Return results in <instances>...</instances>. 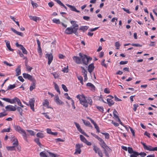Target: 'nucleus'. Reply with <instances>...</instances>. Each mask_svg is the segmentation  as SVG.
<instances>
[{
  "label": "nucleus",
  "mask_w": 157,
  "mask_h": 157,
  "mask_svg": "<svg viewBox=\"0 0 157 157\" xmlns=\"http://www.w3.org/2000/svg\"><path fill=\"white\" fill-rule=\"evenodd\" d=\"M78 79L79 81H80V83H81L82 85L83 84V78L81 76H77Z\"/></svg>",
  "instance_id": "obj_43"
},
{
  "label": "nucleus",
  "mask_w": 157,
  "mask_h": 157,
  "mask_svg": "<svg viewBox=\"0 0 157 157\" xmlns=\"http://www.w3.org/2000/svg\"><path fill=\"white\" fill-rule=\"evenodd\" d=\"M88 28L89 27L87 26H82L80 27L79 30H82L83 32H84L85 30H86L88 29Z\"/></svg>",
  "instance_id": "obj_31"
},
{
  "label": "nucleus",
  "mask_w": 157,
  "mask_h": 157,
  "mask_svg": "<svg viewBox=\"0 0 157 157\" xmlns=\"http://www.w3.org/2000/svg\"><path fill=\"white\" fill-rule=\"evenodd\" d=\"M96 108L97 109H98L101 112H103L104 110H103V108L102 107L97 106Z\"/></svg>",
  "instance_id": "obj_53"
},
{
  "label": "nucleus",
  "mask_w": 157,
  "mask_h": 157,
  "mask_svg": "<svg viewBox=\"0 0 157 157\" xmlns=\"http://www.w3.org/2000/svg\"><path fill=\"white\" fill-rule=\"evenodd\" d=\"M79 56L81 59L82 63L84 65H87L89 63V61L92 59L91 58L88 57L86 55L83 54L82 53H79Z\"/></svg>",
  "instance_id": "obj_2"
},
{
  "label": "nucleus",
  "mask_w": 157,
  "mask_h": 157,
  "mask_svg": "<svg viewBox=\"0 0 157 157\" xmlns=\"http://www.w3.org/2000/svg\"><path fill=\"white\" fill-rule=\"evenodd\" d=\"M19 98L17 97H15L13 99H11L10 103L13 104L16 103L18 100Z\"/></svg>",
  "instance_id": "obj_32"
},
{
  "label": "nucleus",
  "mask_w": 157,
  "mask_h": 157,
  "mask_svg": "<svg viewBox=\"0 0 157 157\" xmlns=\"http://www.w3.org/2000/svg\"><path fill=\"white\" fill-rule=\"evenodd\" d=\"M46 57H48V65H50L53 60V57L52 54V53L46 54Z\"/></svg>",
  "instance_id": "obj_9"
},
{
  "label": "nucleus",
  "mask_w": 157,
  "mask_h": 157,
  "mask_svg": "<svg viewBox=\"0 0 157 157\" xmlns=\"http://www.w3.org/2000/svg\"><path fill=\"white\" fill-rule=\"evenodd\" d=\"M139 155L141 156L144 157V156L146 155V154L144 152H141L140 153L138 152H135V153H134V155L132 156L133 157H137Z\"/></svg>",
  "instance_id": "obj_11"
},
{
  "label": "nucleus",
  "mask_w": 157,
  "mask_h": 157,
  "mask_svg": "<svg viewBox=\"0 0 157 157\" xmlns=\"http://www.w3.org/2000/svg\"><path fill=\"white\" fill-rule=\"evenodd\" d=\"M141 143L143 145L144 148L145 149H146L147 150H148L150 151H152V150H152L153 147H152V146H148L146 145L145 143H144L143 142H141Z\"/></svg>",
  "instance_id": "obj_12"
},
{
  "label": "nucleus",
  "mask_w": 157,
  "mask_h": 157,
  "mask_svg": "<svg viewBox=\"0 0 157 157\" xmlns=\"http://www.w3.org/2000/svg\"><path fill=\"white\" fill-rule=\"evenodd\" d=\"M104 92L106 94H109L110 93L109 90L107 88H105L104 89Z\"/></svg>",
  "instance_id": "obj_62"
},
{
  "label": "nucleus",
  "mask_w": 157,
  "mask_h": 157,
  "mask_svg": "<svg viewBox=\"0 0 157 157\" xmlns=\"http://www.w3.org/2000/svg\"><path fill=\"white\" fill-rule=\"evenodd\" d=\"M34 141L40 147H41L42 145L39 141V138H36L34 139Z\"/></svg>",
  "instance_id": "obj_37"
},
{
  "label": "nucleus",
  "mask_w": 157,
  "mask_h": 157,
  "mask_svg": "<svg viewBox=\"0 0 157 157\" xmlns=\"http://www.w3.org/2000/svg\"><path fill=\"white\" fill-rule=\"evenodd\" d=\"M7 115V113H5V112L1 113H0V118L6 116Z\"/></svg>",
  "instance_id": "obj_52"
},
{
  "label": "nucleus",
  "mask_w": 157,
  "mask_h": 157,
  "mask_svg": "<svg viewBox=\"0 0 157 157\" xmlns=\"http://www.w3.org/2000/svg\"><path fill=\"white\" fill-rule=\"evenodd\" d=\"M23 75L24 78H25L28 79L32 82H36V80L35 79L32 77V76L30 75L24 73L23 74Z\"/></svg>",
  "instance_id": "obj_5"
},
{
  "label": "nucleus",
  "mask_w": 157,
  "mask_h": 157,
  "mask_svg": "<svg viewBox=\"0 0 157 157\" xmlns=\"http://www.w3.org/2000/svg\"><path fill=\"white\" fill-rule=\"evenodd\" d=\"M94 125L95 128L96 129L97 132H100V130L99 129V128L98 126V125H97V124H96Z\"/></svg>",
  "instance_id": "obj_57"
},
{
  "label": "nucleus",
  "mask_w": 157,
  "mask_h": 157,
  "mask_svg": "<svg viewBox=\"0 0 157 157\" xmlns=\"http://www.w3.org/2000/svg\"><path fill=\"white\" fill-rule=\"evenodd\" d=\"M4 41L6 43V47L8 48L9 50L11 51H13V49L11 48L10 45V42L9 41L5 40Z\"/></svg>",
  "instance_id": "obj_14"
},
{
  "label": "nucleus",
  "mask_w": 157,
  "mask_h": 157,
  "mask_svg": "<svg viewBox=\"0 0 157 157\" xmlns=\"http://www.w3.org/2000/svg\"><path fill=\"white\" fill-rule=\"evenodd\" d=\"M64 96H65L66 98L68 100H71V99H72L68 96V94L67 93H65L64 94Z\"/></svg>",
  "instance_id": "obj_59"
},
{
  "label": "nucleus",
  "mask_w": 157,
  "mask_h": 157,
  "mask_svg": "<svg viewBox=\"0 0 157 157\" xmlns=\"http://www.w3.org/2000/svg\"><path fill=\"white\" fill-rule=\"evenodd\" d=\"M35 100L34 98H31L30 99L29 101V105L30 106L31 109L33 111H35L34 108V104L35 103Z\"/></svg>",
  "instance_id": "obj_7"
},
{
  "label": "nucleus",
  "mask_w": 157,
  "mask_h": 157,
  "mask_svg": "<svg viewBox=\"0 0 157 157\" xmlns=\"http://www.w3.org/2000/svg\"><path fill=\"white\" fill-rule=\"evenodd\" d=\"M115 46L117 47L116 49H118L119 48V47L120 46V44L119 42H116L115 43Z\"/></svg>",
  "instance_id": "obj_56"
},
{
  "label": "nucleus",
  "mask_w": 157,
  "mask_h": 157,
  "mask_svg": "<svg viewBox=\"0 0 157 157\" xmlns=\"http://www.w3.org/2000/svg\"><path fill=\"white\" fill-rule=\"evenodd\" d=\"M36 136L38 137L42 138L44 137V134L41 132H38L36 134Z\"/></svg>",
  "instance_id": "obj_34"
},
{
  "label": "nucleus",
  "mask_w": 157,
  "mask_h": 157,
  "mask_svg": "<svg viewBox=\"0 0 157 157\" xmlns=\"http://www.w3.org/2000/svg\"><path fill=\"white\" fill-rule=\"evenodd\" d=\"M32 83L30 86L29 90L30 91H32L33 89L35 88V83L36 82H32Z\"/></svg>",
  "instance_id": "obj_30"
},
{
  "label": "nucleus",
  "mask_w": 157,
  "mask_h": 157,
  "mask_svg": "<svg viewBox=\"0 0 157 157\" xmlns=\"http://www.w3.org/2000/svg\"><path fill=\"white\" fill-rule=\"evenodd\" d=\"M14 128L16 131L18 132L19 133L21 134H23L22 136L25 138V139L26 140L27 135L25 131L24 130L22 129L19 125L16 126L14 125Z\"/></svg>",
  "instance_id": "obj_4"
},
{
  "label": "nucleus",
  "mask_w": 157,
  "mask_h": 157,
  "mask_svg": "<svg viewBox=\"0 0 157 157\" xmlns=\"http://www.w3.org/2000/svg\"><path fill=\"white\" fill-rule=\"evenodd\" d=\"M20 49L22 50V53L25 54H27V52L25 48L23 46H22L21 48H20Z\"/></svg>",
  "instance_id": "obj_38"
},
{
  "label": "nucleus",
  "mask_w": 157,
  "mask_h": 157,
  "mask_svg": "<svg viewBox=\"0 0 157 157\" xmlns=\"http://www.w3.org/2000/svg\"><path fill=\"white\" fill-rule=\"evenodd\" d=\"M138 106V104H134L133 105L134 108L133 109L134 111H136L137 108Z\"/></svg>",
  "instance_id": "obj_61"
},
{
  "label": "nucleus",
  "mask_w": 157,
  "mask_h": 157,
  "mask_svg": "<svg viewBox=\"0 0 157 157\" xmlns=\"http://www.w3.org/2000/svg\"><path fill=\"white\" fill-rule=\"evenodd\" d=\"M80 137L81 140L84 143H85L86 141V140H87L82 135H80Z\"/></svg>",
  "instance_id": "obj_40"
},
{
  "label": "nucleus",
  "mask_w": 157,
  "mask_h": 157,
  "mask_svg": "<svg viewBox=\"0 0 157 157\" xmlns=\"http://www.w3.org/2000/svg\"><path fill=\"white\" fill-rule=\"evenodd\" d=\"M15 84H13V85H10L8 87V88L7 89V90H11L14 88L15 87Z\"/></svg>",
  "instance_id": "obj_42"
},
{
  "label": "nucleus",
  "mask_w": 157,
  "mask_h": 157,
  "mask_svg": "<svg viewBox=\"0 0 157 157\" xmlns=\"http://www.w3.org/2000/svg\"><path fill=\"white\" fill-rule=\"evenodd\" d=\"M81 68L82 69V73L84 75H85V74L87 75V72L85 70L84 68L82 67H81Z\"/></svg>",
  "instance_id": "obj_46"
},
{
  "label": "nucleus",
  "mask_w": 157,
  "mask_h": 157,
  "mask_svg": "<svg viewBox=\"0 0 157 157\" xmlns=\"http://www.w3.org/2000/svg\"><path fill=\"white\" fill-rule=\"evenodd\" d=\"M11 30L14 33L16 34L17 35H19L21 36H23L24 35L21 32H19L16 31L15 29L13 28H11Z\"/></svg>",
  "instance_id": "obj_20"
},
{
  "label": "nucleus",
  "mask_w": 157,
  "mask_h": 157,
  "mask_svg": "<svg viewBox=\"0 0 157 157\" xmlns=\"http://www.w3.org/2000/svg\"><path fill=\"white\" fill-rule=\"evenodd\" d=\"M82 147V145H80L79 144H76L75 145L76 149L74 154H80L81 151L80 148Z\"/></svg>",
  "instance_id": "obj_6"
},
{
  "label": "nucleus",
  "mask_w": 157,
  "mask_h": 157,
  "mask_svg": "<svg viewBox=\"0 0 157 157\" xmlns=\"http://www.w3.org/2000/svg\"><path fill=\"white\" fill-rule=\"evenodd\" d=\"M2 100L6 101V102H7L10 103L11 99H9L8 98H2Z\"/></svg>",
  "instance_id": "obj_55"
},
{
  "label": "nucleus",
  "mask_w": 157,
  "mask_h": 157,
  "mask_svg": "<svg viewBox=\"0 0 157 157\" xmlns=\"http://www.w3.org/2000/svg\"><path fill=\"white\" fill-rule=\"evenodd\" d=\"M74 123L75 124L76 127H77L78 130L81 133L83 130L80 128V126L79 124L76 122H74Z\"/></svg>",
  "instance_id": "obj_28"
},
{
  "label": "nucleus",
  "mask_w": 157,
  "mask_h": 157,
  "mask_svg": "<svg viewBox=\"0 0 157 157\" xmlns=\"http://www.w3.org/2000/svg\"><path fill=\"white\" fill-rule=\"evenodd\" d=\"M113 115V118H114L117 121H118L121 125L123 126H124V125H123V123H122V122H121V121L120 119L118 116L117 115V114H114Z\"/></svg>",
  "instance_id": "obj_17"
},
{
  "label": "nucleus",
  "mask_w": 157,
  "mask_h": 157,
  "mask_svg": "<svg viewBox=\"0 0 157 157\" xmlns=\"http://www.w3.org/2000/svg\"><path fill=\"white\" fill-rule=\"evenodd\" d=\"M101 133L104 135L105 136V138L106 139H109V135L108 133H104L101 132Z\"/></svg>",
  "instance_id": "obj_39"
},
{
  "label": "nucleus",
  "mask_w": 157,
  "mask_h": 157,
  "mask_svg": "<svg viewBox=\"0 0 157 157\" xmlns=\"http://www.w3.org/2000/svg\"><path fill=\"white\" fill-rule=\"evenodd\" d=\"M62 71L63 72L67 73L68 72V66L67 67H65L63 70H62Z\"/></svg>",
  "instance_id": "obj_58"
},
{
  "label": "nucleus",
  "mask_w": 157,
  "mask_h": 157,
  "mask_svg": "<svg viewBox=\"0 0 157 157\" xmlns=\"http://www.w3.org/2000/svg\"><path fill=\"white\" fill-rule=\"evenodd\" d=\"M27 131L32 136L34 135V132L31 130H27Z\"/></svg>",
  "instance_id": "obj_60"
},
{
  "label": "nucleus",
  "mask_w": 157,
  "mask_h": 157,
  "mask_svg": "<svg viewBox=\"0 0 157 157\" xmlns=\"http://www.w3.org/2000/svg\"><path fill=\"white\" fill-rule=\"evenodd\" d=\"M16 106H17L16 105H15L14 106L12 105H8L5 107V108L7 111H14L16 110Z\"/></svg>",
  "instance_id": "obj_8"
},
{
  "label": "nucleus",
  "mask_w": 157,
  "mask_h": 157,
  "mask_svg": "<svg viewBox=\"0 0 157 157\" xmlns=\"http://www.w3.org/2000/svg\"><path fill=\"white\" fill-rule=\"evenodd\" d=\"M93 150L96 153H98V152L101 151L100 148L94 145L93 146Z\"/></svg>",
  "instance_id": "obj_29"
},
{
  "label": "nucleus",
  "mask_w": 157,
  "mask_h": 157,
  "mask_svg": "<svg viewBox=\"0 0 157 157\" xmlns=\"http://www.w3.org/2000/svg\"><path fill=\"white\" fill-rule=\"evenodd\" d=\"M97 139L101 142L100 144L101 147L106 145V144L101 138L98 136Z\"/></svg>",
  "instance_id": "obj_21"
},
{
  "label": "nucleus",
  "mask_w": 157,
  "mask_h": 157,
  "mask_svg": "<svg viewBox=\"0 0 157 157\" xmlns=\"http://www.w3.org/2000/svg\"><path fill=\"white\" fill-rule=\"evenodd\" d=\"M108 152V151H107L106 150H105V149H104V152L106 156L107 157H109V155Z\"/></svg>",
  "instance_id": "obj_63"
},
{
  "label": "nucleus",
  "mask_w": 157,
  "mask_h": 157,
  "mask_svg": "<svg viewBox=\"0 0 157 157\" xmlns=\"http://www.w3.org/2000/svg\"><path fill=\"white\" fill-rule=\"evenodd\" d=\"M52 21L54 23L57 24H59L60 23V21L59 19H54L52 20Z\"/></svg>",
  "instance_id": "obj_45"
},
{
  "label": "nucleus",
  "mask_w": 157,
  "mask_h": 157,
  "mask_svg": "<svg viewBox=\"0 0 157 157\" xmlns=\"http://www.w3.org/2000/svg\"><path fill=\"white\" fill-rule=\"evenodd\" d=\"M54 99L56 102L57 105H60L64 104V102L59 99V97L58 96H56L55 98Z\"/></svg>",
  "instance_id": "obj_13"
},
{
  "label": "nucleus",
  "mask_w": 157,
  "mask_h": 157,
  "mask_svg": "<svg viewBox=\"0 0 157 157\" xmlns=\"http://www.w3.org/2000/svg\"><path fill=\"white\" fill-rule=\"evenodd\" d=\"M29 17L31 20H32L34 21H36L37 20H40L41 19L38 17L36 16H29Z\"/></svg>",
  "instance_id": "obj_23"
},
{
  "label": "nucleus",
  "mask_w": 157,
  "mask_h": 157,
  "mask_svg": "<svg viewBox=\"0 0 157 157\" xmlns=\"http://www.w3.org/2000/svg\"><path fill=\"white\" fill-rule=\"evenodd\" d=\"M102 148H103L104 149H105V150H106L107 151L110 152L111 151V149L106 144V145L105 146H103V147H102Z\"/></svg>",
  "instance_id": "obj_35"
},
{
  "label": "nucleus",
  "mask_w": 157,
  "mask_h": 157,
  "mask_svg": "<svg viewBox=\"0 0 157 157\" xmlns=\"http://www.w3.org/2000/svg\"><path fill=\"white\" fill-rule=\"evenodd\" d=\"M107 101L108 105L109 106H111L114 103V102L110 98H108Z\"/></svg>",
  "instance_id": "obj_24"
},
{
  "label": "nucleus",
  "mask_w": 157,
  "mask_h": 157,
  "mask_svg": "<svg viewBox=\"0 0 157 157\" xmlns=\"http://www.w3.org/2000/svg\"><path fill=\"white\" fill-rule=\"evenodd\" d=\"M49 102L47 99H45L43 103V105L44 106H48L49 105Z\"/></svg>",
  "instance_id": "obj_41"
},
{
  "label": "nucleus",
  "mask_w": 157,
  "mask_h": 157,
  "mask_svg": "<svg viewBox=\"0 0 157 157\" xmlns=\"http://www.w3.org/2000/svg\"><path fill=\"white\" fill-rule=\"evenodd\" d=\"M16 147L15 146L13 145L12 146L10 147H7L6 148L7 150L10 151H13L15 150V147Z\"/></svg>",
  "instance_id": "obj_36"
},
{
  "label": "nucleus",
  "mask_w": 157,
  "mask_h": 157,
  "mask_svg": "<svg viewBox=\"0 0 157 157\" xmlns=\"http://www.w3.org/2000/svg\"><path fill=\"white\" fill-rule=\"evenodd\" d=\"M98 152V155L100 157H103V153L101 151V150L99 152Z\"/></svg>",
  "instance_id": "obj_64"
},
{
  "label": "nucleus",
  "mask_w": 157,
  "mask_h": 157,
  "mask_svg": "<svg viewBox=\"0 0 157 157\" xmlns=\"http://www.w3.org/2000/svg\"><path fill=\"white\" fill-rule=\"evenodd\" d=\"M38 47V52L39 53L40 56V57H41L42 55V49L40 46Z\"/></svg>",
  "instance_id": "obj_44"
},
{
  "label": "nucleus",
  "mask_w": 157,
  "mask_h": 157,
  "mask_svg": "<svg viewBox=\"0 0 157 157\" xmlns=\"http://www.w3.org/2000/svg\"><path fill=\"white\" fill-rule=\"evenodd\" d=\"M40 154L41 157H48V156L43 151L40 152Z\"/></svg>",
  "instance_id": "obj_47"
},
{
  "label": "nucleus",
  "mask_w": 157,
  "mask_h": 157,
  "mask_svg": "<svg viewBox=\"0 0 157 157\" xmlns=\"http://www.w3.org/2000/svg\"><path fill=\"white\" fill-rule=\"evenodd\" d=\"M72 58L75 62L77 64L82 63V60L81 57H79L77 56H74Z\"/></svg>",
  "instance_id": "obj_10"
},
{
  "label": "nucleus",
  "mask_w": 157,
  "mask_h": 157,
  "mask_svg": "<svg viewBox=\"0 0 157 157\" xmlns=\"http://www.w3.org/2000/svg\"><path fill=\"white\" fill-rule=\"evenodd\" d=\"M71 23L72 24V26L67 28L65 33L67 34H71L74 33L78 36V33L77 31L78 28V25L76 23V21H71Z\"/></svg>",
  "instance_id": "obj_1"
},
{
  "label": "nucleus",
  "mask_w": 157,
  "mask_h": 157,
  "mask_svg": "<svg viewBox=\"0 0 157 157\" xmlns=\"http://www.w3.org/2000/svg\"><path fill=\"white\" fill-rule=\"evenodd\" d=\"M66 5L70 8L71 10L72 11H75L77 13H80V11L77 10L74 6H72L68 4H66Z\"/></svg>",
  "instance_id": "obj_16"
},
{
  "label": "nucleus",
  "mask_w": 157,
  "mask_h": 157,
  "mask_svg": "<svg viewBox=\"0 0 157 157\" xmlns=\"http://www.w3.org/2000/svg\"><path fill=\"white\" fill-rule=\"evenodd\" d=\"M94 68V63H92L90 64L88 67V70L90 74L91 73Z\"/></svg>",
  "instance_id": "obj_15"
},
{
  "label": "nucleus",
  "mask_w": 157,
  "mask_h": 157,
  "mask_svg": "<svg viewBox=\"0 0 157 157\" xmlns=\"http://www.w3.org/2000/svg\"><path fill=\"white\" fill-rule=\"evenodd\" d=\"M21 66L19 65L16 68L15 70L16 72V76H18L20 75L21 74Z\"/></svg>",
  "instance_id": "obj_19"
},
{
  "label": "nucleus",
  "mask_w": 157,
  "mask_h": 157,
  "mask_svg": "<svg viewBox=\"0 0 157 157\" xmlns=\"http://www.w3.org/2000/svg\"><path fill=\"white\" fill-rule=\"evenodd\" d=\"M62 88L63 89V90H64V91H65V92L68 91V90L65 85L64 84H62Z\"/></svg>",
  "instance_id": "obj_49"
},
{
  "label": "nucleus",
  "mask_w": 157,
  "mask_h": 157,
  "mask_svg": "<svg viewBox=\"0 0 157 157\" xmlns=\"http://www.w3.org/2000/svg\"><path fill=\"white\" fill-rule=\"evenodd\" d=\"M82 121H83V123H84L85 125L87 126H88L89 125H90V123L89 121H86V122L83 119H82Z\"/></svg>",
  "instance_id": "obj_50"
},
{
  "label": "nucleus",
  "mask_w": 157,
  "mask_h": 157,
  "mask_svg": "<svg viewBox=\"0 0 157 157\" xmlns=\"http://www.w3.org/2000/svg\"><path fill=\"white\" fill-rule=\"evenodd\" d=\"M17 102V103L18 105H19L21 107V108L24 107V106L21 104V103L19 99Z\"/></svg>",
  "instance_id": "obj_54"
},
{
  "label": "nucleus",
  "mask_w": 157,
  "mask_h": 157,
  "mask_svg": "<svg viewBox=\"0 0 157 157\" xmlns=\"http://www.w3.org/2000/svg\"><path fill=\"white\" fill-rule=\"evenodd\" d=\"M54 86L55 89L56 90V91L59 94H60V92L59 89V86L57 85V84L55 83H54Z\"/></svg>",
  "instance_id": "obj_33"
},
{
  "label": "nucleus",
  "mask_w": 157,
  "mask_h": 157,
  "mask_svg": "<svg viewBox=\"0 0 157 157\" xmlns=\"http://www.w3.org/2000/svg\"><path fill=\"white\" fill-rule=\"evenodd\" d=\"M86 102H87V105L89 104L90 105H91L93 103V101L92 100L90 97H86Z\"/></svg>",
  "instance_id": "obj_18"
},
{
  "label": "nucleus",
  "mask_w": 157,
  "mask_h": 157,
  "mask_svg": "<svg viewBox=\"0 0 157 157\" xmlns=\"http://www.w3.org/2000/svg\"><path fill=\"white\" fill-rule=\"evenodd\" d=\"M77 98L79 99L80 103L85 107H88L87 103L86 102V97L83 95H78L77 96Z\"/></svg>",
  "instance_id": "obj_3"
},
{
  "label": "nucleus",
  "mask_w": 157,
  "mask_h": 157,
  "mask_svg": "<svg viewBox=\"0 0 157 157\" xmlns=\"http://www.w3.org/2000/svg\"><path fill=\"white\" fill-rule=\"evenodd\" d=\"M12 140H13V144L14 146H17L18 144L17 140L15 138L14 136L12 138Z\"/></svg>",
  "instance_id": "obj_25"
},
{
  "label": "nucleus",
  "mask_w": 157,
  "mask_h": 157,
  "mask_svg": "<svg viewBox=\"0 0 157 157\" xmlns=\"http://www.w3.org/2000/svg\"><path fill=\"white\" fill-rule=\"evenodd\" d=\"M10 128L9 127L7 129H2V131H1L2 132H10Z\"/></svg>",
  "instance_id": "obj_48"
},
{
  "label": "nucleus",
  "mask_w": 157,
  "mask_h": 157,
  "mask_svg": "<svg viewBox=\"0 0 157 157\" xmlns=\"http://www.w3.org/2000/svg\"><path fill=\"white\" fill-rule=\"evenodd\" d=\"M86 86H89L90 87V89L92 90H95V86L91 83L88 82L86 84Z\"/></svg>",
  "instance_id": "obj_26"
},
{
  "label": "nucleus",
  "mask_w": 157,
  "mask_h": 157,
  "mask_svg": "<svg viewBox=\"0 0 157 157\" xmlns=\"http://www.w3.org/2000/svg\"><path fill=\"white\" fill-rule=\"evenodd\" d=\"M51 74L53 75L55 78H58L59 76L58 74L56 72L52 73Z\"/></svg>",
  "instance_id": "obj_51"
},
{
  "label": "nucleus",
  "mask_w": 157,
  "mask_h": 157,
  "mask_svg": "<svg viewBox=\"0 0 157 157\" xmlns=\"http://www.w3.org/2000/svg\"><path fill=\"white\" fill-rule=\"evenodd\" d=\"M128 152L131 154V155H130V157H131V155H134V153H135V152H136L135 151H134L133 150L132 148L130 147H128Z\"/></svg>",
  "instance_id": "obj_22"
},
{
  "label": "nucleus",
  "mask_w": 157,
  "mask_h": 157,
  "mask_svg": "<svg viewBox=\"0 0 157 157\" xmlns=\"http://www.w3.org/2000/svg\"><path fill=\"white\" fill-rule=\"evenodd\" d=\"M22 108H21V107H17V108H16V109H17V111L19 113L20 116H23L22 112L23 111V110L22 109Z\"/></svg>",
  "instance_id": "obj_27"
}]
</instances>
